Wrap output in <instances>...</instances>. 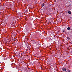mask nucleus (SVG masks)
<instances>
[{
	"label": "nucleus",
	"instance_id": "nucleus-1",
	"mask_svg": "<svg viewBox=\"0 0 72 72\" xmlns=\"http://www.w3.org/2000/svg\"><path fill=\"white\" fill-rule=\"evenodd\" d=\"M62 69L63 71H66L67 70V69L65 68H63Z\"/></svg>",
	"mask_w": 72,
	"mask_h": 72
},
{
	"label": "nucleus",
	"instance_id": "nucleus-2",
	"mask_svg": "<svg viewBox=\"0 0 72 72\" xmlns=\"http://www.w3.org/2000/svg\"><path fill=\"white\" fill-rule=\"evenodd\" d=\"M68 12L69 13V14H71V11L68 10Z\"/></svg>",
	"mask_w": 72,
	"mask_h": 72
},
{
	"label": "nucleus",
	"instance_id": "nucleus-3",
	"mask_svg": "<svg viewBox=\"0 0 72 72\" xmlns=\"http://www.w3.org/2000/svg\"><path fill=\"white\" fill-rule=\"evenodd\" d=\"M35 44H39V41H36L35 42Z\"/></svg>",
	"mask_w": 72,
	"mask_h": 72
},
{
	"label": "nucleus",
	"instance_id": "nucleus-4",
	"mask_svg": "<svg viewBox=\"0 0 72 72\" xmlns=\"http://www.w3.org/2000/svg\"><path fill=\"white\" fill-rule=\"evenodd\" d=\"M44 5H45V4H44V3H43V4H41V6H42V7H43V6H44Z\"/></svg>",
	"mask_w": 72,
	"mask_h": 72
},
{
	"label": "nucleus",
	"instance_id": "nucleus-5",
	"mask_svg": "<svg viewBox=\"0 0 72 72\" xmlns=\"http://www.w3.org/2000/svg\"><path fill=\"white\" fill-rule=\"evenodd\" d=\"M67 30H70V27H68L67 28Z\"/></svg>",
	"mask_w": 72,
	"mask_h": 72
},
{
	"label": "nucleus",
	"instance_id": "nucleus-6",
	"mask_svg": "<svg viewBox=\"0 0 72 72\" xmlns=\"http://www.w3.org/2000/svg\"><path fill=\"white\" fill-rule=\"evenodd\" d=\"M67 39H68V40H69V39H70V38L68 37H67Z\"/></svg>",
	"mask_w": 72,
	"mask_h": 72
},
{
	"label": "nucleus",
	"instance_id": "nucleus-7",
	"mask_svg": "<svg viewBox=\"0 0 72 72\" xmlns=\"http://www.w3.org/2000/svg\"><path fill=\"white\" fill-rule=\"evenodd\" d=\"M62 31L64 32H65V33H66V32H65V30H63Z\"/></svg>",
	"mask_w": 72,
	"mask_h": 72
},
{
	"label": "nucleus",
	"instance_id": "nucleus-8",
	"mask_svg": "<svg viewBox=\"0 0 72 72\" xmlns=\"http://www.w3.org/2000/svg\"><path fill=\"white\" fill-rule=\"evenodd\" d=\"M53 35H55V34L54 33H53Z\"/></svg>",
	"mask_w": 72,
	"mask_h": 72
},
{
	"label": "nucleus",
	"instance_id": "nucleus-9",
	"mask_svg": "<svg viewBox=\"0 0 72 72\" xmlns=\"http://www.w3.org/2000/svg\"><path fill=\"white\" fill-rule=\"evenodd\" d=\"M3 30L4 31L5 30V29H3Z\"/></svg>",
	"mask_w": 72,
	"mask_h": 72
},
{
	"label": "nucleus",
	"instance_id": "nucleus-10",
	"mask_svg": "<svg viewBox=\"0 0 72 72\" xmlns=\"http://www.w3.org/2000/svg\"><path fill=\"white\" fill-rule=\"evenodd\" d=\"M70 8H71V7H69V9H70Z\"/></svg>",
	"mask_w": 72,
	"mask_h": 72
},
{
	"label": "nucleus",
	"instance_id": "nucleus-11",
	"mask_svg": "<svg viewBox=\"0 0 72 72\" xmlns=\"http://www.w3.org/2000/svg\"><path fill=\"white\" fill-rule=\"evenodd\" d=\"M71 2H72V1H71Z\"/></svg>",
	"mask_w": 72,
	"mask_h": 72
}]
</instances>
